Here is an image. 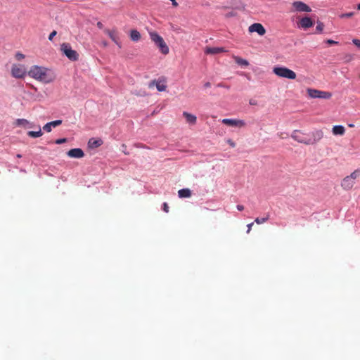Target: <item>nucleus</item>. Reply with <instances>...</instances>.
<instances>
[{
    "mask_svg": "<svg viewBox=\"0 0 360 360\" xmlns=\"http://www.w3.org/2000/svg\"><path fill=\"white\" fill-rule=\"evenodd\" d=\"M313 25V20L310 18V17L308 16L301 18L300 22H297L298 27L302 28L304 30L312 27Z\"/></svg>",
    "mask_w": 360,
    "mask_h": 360,
    "instance_id": "nucleus-12",
    "label": "nucleus"
},
{
    "mask_svg": "<svg viewBox=\"0 0 360 360\" xmlns=\"http://www.w3.org/2000/svg\"><path fill=\"white\" fill-rule=\"evenodd\" d=\"M274 75L280 77L286 78L288 79H294L296 77L295 72L285 67H275L273 69Z\"/></svg>",
    "mask_w": 360,
    "mask_h": 360,
    "instance_id": "nucleus-4",
    "label": "nucleus"
},
{
    "mask_svg": "<svg viewBox=\"0 0 360 360\" xmlns=\"http://www.w3.org/2000/svg\"><path fill=\"white\" fill-rule=\"evenodd\" d=\"M250 105H257V101L254 99H250Z\"/></svg>",
    "mask_w": 360,
    "mask_h": 360,
    "instance_id": "nucleus-38",
    "label": "nucleus"
},
{
    "mask_svg": "<svg viewBox=\"0 0 360 360\" xmlns=\"http://www.w3.org/2000/svg\"><path fill=\"white\" fill-rule=\"evenodd\" d=\"M28 75L30 77L45 84L51 83L56 79L50 69L38 65L31 67L28 72Z\"/></svg>",
    "mask_w": 360,
    "mask_h": 360,
    "instance_id": "nucleus-1",
    "label": "nucleus"
},
{
    "mask_svg": "<svg viewBox=\"0 0 360 360\" xmlns=\"http://www.w3.org/2000/svg\"><path fill=\"white\" fill-rule=\"evenodd\" d=\"M130 38L134 41H138L141 39V34L137 30H133L130 32Z\"/></svg>",
    "mask_w": 360,
    "mask_h": 360,
    "instance_id": "nucleus-22",
    "label": "nucleus"
},
{
    "mask_svg": "<svg viewBox=\"0 0 360 360\" xmlns=\"http://www.w3.org/2000/svg\"><path fill=\"white\" fill-rule=\"evenodd\" d=\"M170 1H172V6H175V7H176V6H178V5H179V4H178V3L176 1V0H170Z\"/></svg>",
    "mask_w": 360,
    "mask_h": 360,
    "instance_id": "nucleus-41",
    "label": "nucleus"
},
{
    "mask_svg": "<svg viewBox=\"0 0 360 360\" xmlns=\"http://www.w3.org/2000/svg\"><path fill=\"white\" fill-rule=\"evenodd\" d=\"M39 130L38 131H28V136L32 138H38L42 136L41 129L39 127H38Z\"/></svg>",
    "mask_w": 360,
    "mask_h": 360,
    "instance_id": "nucleus-24",
    "label": "nucleus"
},
{
    "mask_svg": "<svg viewBox=\"0 0 360 360\" xmlns=\"http://www.w3.org/2000/svg\"><path fill=\"white\" fill-rule=\"evenodd\" d=\"M27 74L26 68L23 65H13L11 68L12 77L18 79L23 78Z\"/></svg>",
    "mask_w": 360,
    "mask_h": 360,
    "instance_id": "nucleus-8",
    "label": "nucleus"
},
{
    "mask_svg": "<svg viewBox=\"0 0 360 360\" xmlns=\"http://www.w3.org/2000/svg\"><path fill=\"white\" fill-rule=\"evenodd\" d=\"M149 36H150L151 41L160 48L161 53L162 54H167L169 52V49L167 47V44L165 42L163 38L160 36L155 32H149Z\"/></svg>",
    "mask_w": 360,
    "mask_h": 360,
    "instance_id": "nucleus-3",
    "label": "nucleus"
},
{
    "mask_svg": "<svg viewBox=\"0 0 360 360\" xmlns=\"http://www.w3.org/2000/svg\"><path fill=\"white\" fill-rule=\"evenodd\" d=\"M357 9L360 11V4L357 6Z\"/></svg>",
    "mask_w": 360,
    "mask_h": 360,
    "instance_id": "nucleus-44",
    "label": "nucleus"
},
{
    "mask_svg": "<svg viewBox=\"0 0 360 360\" xmlns=\"http://www.w3.org/2000/svg\"><path fill=\"white\" fill-rule=\"evenodd\" d=\"M291 138L297 143H301L307 146L312 145L311 139L300 130H294L292 131Z\"/></svg>",
    "mask_w": 360,
    "mask_h": 360,
    "instance_id": "nucleus-5",
    "label": "nucleus"
},
{
    "mask_svg": "<svg viewBox=\"0 0 360 360\" xmlns=\"http://www.w3.org/2000/svg\"><path fill=\"white\" fill-rule=\"evenodd\" d=\"M349 127H354V124H349Z\"/></svg>",
    "mask_w": 360,
    "mask_h": 360,
    "instance_id": "nucleus-45",
    "label": "nucleus"
},
{
    "mask_svg": "<svg viewBox=\"0 0 360 360\" xmlns=\"http://www.w3.org/2000/svg\"><path fill=\"white\" fill-rule=\"evenodd\" d=\"M61 51L64 55L71 61H77L78 59V53L76 51L72 50L71 46L68 43H63L61 45Z\"/></svg>",
    "mask_w": 360,
    "mask_h": 360,
    "instance_id": "nucleus-6",
    "label": "nucleus"
},
{
    "mask_svg": "<svg viewBox=\"0 0 360 360\" xmlns=\"http://www.w3.org/2000/svg\"><path fill=\"white\" fill-rule=\"evenodd\" d=\"M307 91L309 97L313 98H319L328 100L331 98L330 92L324 91L321 90H316L314 89H307Z\"/></svg>",
    "mask_w": 360,
    "mask_h": 360,
    "instance_id": "nucleus-7",
    "label": "nucleus"
},
{
    "mask_svg": "<svg viewBox=\"0 0 360 360\" xmlns=\"http://www.w3.org/2000/svg\"><path fill=\"white\" fill-rule=\"evenodd\" d=\"M97 27H98V29H103V24H102L101 22H97Z\"/></svg>",
    "mask_w": 360,
    "mask_h": 360,
    "instance_id": "nucleus-40",
    "label": "nucleus"
},
{
    "mask_svg": "<svg viewBox=\"0 0 360 360\" xmlns=\"http://www.w3.org/2000/svg\"><path fill=\"white\" fill-rule=\"evenodd\" d=\"M252 226H253V222H252V223H250V224L247 225V227H248L247 233H250L251 228L252 227Z\"/></svg>",
    "mask_w": 360,
    "mask_h": 360,
    "instance_id": "nucleus-37",
    "label": "nucleus"
},
{
    "mask_svg": "<svg viewBox=\"0 0 360 360\" xmlns=\"http://www.w3.org/2000/svg\"><path fill=\"white\" fill-rule=\"evenodd\" d=\"M218 86H223L221 84H218Z\"/></svg>",
    "mask_w": 360,
    "mask_h": 360,
    "instance_id": "nucleus-46",
    "label": "nucleus"
},
{
    "mask_svg": "<svg viewBox=\"0 0 360 360\" xmlns=\"http://www.w3.org/2000/svg\"><path fill=\"white\" fill-rule=\"evenodd\" d=\"M235 61H236V63H237V64H238L240 65H243V66H248V62L247 60L240 58L239 57H236L235 58Z\"/></svg>",
    "mask_w": 360,
    "mask_h": 360,
    "instance_id": "nucleus-26",
    "label": "nucleus"
},
{
    "mask_svg": "<svg viewBox=\"0 0 360 360\" xmlns=\"http://www.w3.org/2000/svg\"><path fill=\"white\" fill-rule=\"evenodd\" d=\"M292 6L294 11L297 12L310 13L312 11L309 5L302 1H294L292 4Z\"/></svg>",
    "mask_w": 360,
    "mask_h": 360,
    "instance_id": "nucleus-9",
    "label": "nucleus"
},
{
    "mask_svg": "<svg viewBox=\"0 0 360 360\" xmlns=\"http://www.w3.org/2000/svg\"><path fill=\"white\" fill-rule=\"evenodd\" d=\"M250 32H257L259 36L265 34L266 30L261 23L256 22L249 27Z\"/></svg>",
    "mask_w": 360,
    "mask_h": 360,
    "instance_id": "nucleus-13",
    "label": "nucleus"
},
{
    "mask_svg": "<svg viewBox=\"0 0 360 360\" xmlns=\"http://www.w3.org/2000/svg\"><path fill=\"white\" fill-rule=\"evenodd\" d=\"M65 142H66V139L65 138H62V139H57L55 143L56 144L60 145V144H62L63 143H65Z\"/></svg>",
    "mask_w": 360,
    "mask_h": 360,
    "instance_id": "nucleus-31",
    "label": "nucleus"
},
{
    "mask_svg": "<svg viewBox=\"0 0 360 360\" xmlns=\"http://www.w3.org/2000/svg\"><path fill=\"white\" fill-rule=\"evenodd\" d=\"M169 209V207H168V205L167 202L163 203V211L166 213L168 212V210Z\"/></svg>",
    "mask_w": 360,
    "mask_h": 360,
    "instance_id": "nucleus-35",
    "label": "nucleus"
},
{
    "mask_svg": "<svg viewBox=\"0 0 360 360\" xmlns=\"http://www.w3.org/2000/svg\"><path fill=\"white\" fill-rule=\"evenodd\" d=\"M311 136L312 138L310 139H311L312 145H314L321 140L323 138V131L319 129L314 131L311 133Z\"/></svg>",
    "mask_w": 360,
    "mask_h": 360,
    "instance_id": "nucleus-17",
    "label": "nucleus"
},
{
    "mask_svg": "<svg viewBox=\"0 0 360 360\" xmlns=\"http://www.w3.org/2000/svg\"><path fill=\"white\" fill-rule=\"evenodd\" d=\"M104 32H105V34L108 35L110 39H112V41L120 48L119 35H117V32L116 29H112V30L105 29Z\"/></svg>",
    "mask_w": 360,
    "mask_h": 360,
    "instance_id": "nucleus-11",
    "label": "nucleus"
},
{
    "mask_svg": "<svg viewBox=\"0 0 360 360\" xmlns=\"http://www.w3.org/2000/svg\"><path fill=\"white\" fill-rule=\"evenodd\" d=\"M29 124V121L25 119H17L15 121V125L18 127H26Z\"/></svg>",
    "mask_w": 360,
    "mask_h": 360,
    "instance_id": "nucleus-23",
    "label": "nucleus"
},
{
    "mask_svg": "<svg viewBox=\"0 0 360 360\" xmlns=\"http://www.w3.org/2000/svg\"><path fill=\"white\" fill-rule=\"evenodd\" d=\"M226 142H228L229 146H231L232 148H235L236 143L231 139H229L228 141H226Z\"/></svg>",
    "mask_w": 360,
    "mask_h": 360,
    "instance_id": "nucleus-36",
    "label": "nucleus"
},
{
    "mask_svg": "<svg viewBox=\"0 0 360 360\" xmlns=\"http://www.w3.org/2000/svg\"><path fill=\"white\" fill-rule=\"evenodd\" d=\"M210 86H211V83H210V82L205 83V88H209Z\"/></svg>",
    "mask_w": 360,
    "mask_h": 360,
    "instance_id": "nucleus-42",
    "label": "nucleus"
},
{
    "mask_svg": "<svg viewBox=\"0 0 360 360\" xmlns=\"http://www.w3.org/2000/svg\"><path fill=\"white\" fill-rule=\"evenodd\" d=\"M222 123L233 127H243L245 125V122L243 120H234V119H224Z\"/></svg>",
    "mask_w": 360,
    "mask_h": 360,
    "instance_id": "nucleus-10",
    "label": "nucleus"
},
{
    "mask_svg": "<svg viewBox=\"0 0 360 360\" xmlns=\"http://www.w3.org/2000/svg\"><path fill=\"white\" fill-rule=\"evenodd\" d=\"M68 155L72 158H82L84 157V154L83 150L81 148H74L68 150Z\"/></svg>",
    "mask_w": 360,
    "mask_h": 360,
    "instance_id": "nucleus-14",
    "label": "nucleus"
},
{
    "mask_svg": "<svg viewBox=\"0 0 360 360\" xmlns=\"http://www.w3.org/2000/svg\"><path fill=\"white\" fill-rule=\"evenodd\" d=\"M17 158H21V155H20V154H17Z\"/></svg>",
    "mask_w": 360,
    "mask_h": 360,
    "instance_id": "nucleus-43",
    "label": "nucleus"
},
{
    "mask_svg": "<svg viewBox=\"0 0 360 360\" xmlns=\"http://www.w3.org/2000/svg\"><path fill=\"white\" fill-rule=\"evenodd\" d=\"M326 43L329 45H335L338 44V42L336 41L331 40V39L326 40Z\"/></svg>",
    "mask_w": 360,
    "mask_h": 360,
    "instance_id": "nucleus-34",
    "label": "nucleus"
},
{
    "mask_svg": "<svg viewBox=\"0 0 360 360\" xmlns=\"http://www.w3.org/2000/svg\"><path fill=\"white\" fill-rule=\"evenodd\" d=\"M89 143L91 147L98 148L100 147L102 144V141L101 139L94 140V139H90L89 141Z\"/></svg>",
    "mask_w": 360,
    "mask_h": 360,
    "instance_id": "nucleus-25",
    "label": "nucleus"
},
{
    "mask_svg": "<svg viewBox=\"0 0 360 360\" xmlns=\"http://www.w3.org/2000/svg\"><path fill=\"white\" fill-rule=\"evenodd\" d=\"M269 219V215L266 216L264 218H257L255 219V221L257 224H262Z\"/></svg>",
    "mask_w": 360,
    "mask_h": 360,
    "instance_id": "nucleus-28",
    "label": "nucleus"
},
{
    "mask_svg": "<svg viewBox=\"0 0 360 360\" xmlns=\"http://www.w3.org/2000/svg\"><path fill=\"white\" fill-rule=\"evenodd\" d=\"M353 43L354 46H357V48H360V40L357 39H353Z\"/></svg>",
    "mask_w": 360,
    "mask_h": 360,
    "instance_id": "nucleus-33",
    "label": "nucleus"
},
{
    "mask_svg": "<svg viewBox=\"0 0 360 360\" xmlns=\"http://www.w3.org/2000/svg\"><path fill=\"white\" fill-rule=\"evenodd\" d=\"M354 16V13H346L340 15V18H352Z\"/></svg>",
    "mask_w": 360,
    "mask_h": 360,
    "instance_id": "nucleus-30",
    "label": "nucleus"
},
{
    "mask_svg": "<svg viewBox=\"0 0 360 360\" xmlns=\"http://www.w3.org/2000/svg\"><path fill=\"white\" fill-rule=\"evenodd\" d=\"M345 133V129L342 125H336L333 127V134L335 136H342Z\"/></svg>",
    "mask_w": 360,
    "mask_h": 360,
    "instance_id": "nucleus-20",
    "label": "nucleus"
},
{
    "mask_svg": "<svg viewBox=\"0 0 360 360\" xmlns=\"http://www.w3.org/2000/svg\"><path fill=\"white\" fill-rule=\"evenodd\" d=\"M182 115H184V118L186 119V122L188 124L194 125L196 123L197 117L194 115H191L188 112H182Z\"/></svg>",
    "mask_w": 360,
    "mask_h": 360,
    "instance_id": "nucleus-19",
    "label": "nucleus"
},
{
    "mask_svg": "<svg viewBox=\"0 0 360 360\" xmlns=\"http://www.w3.org/2000/svg\"><path fill=\"white\" fill-rule=\"evenodd\" d=\"M360 172L359 170H354V172H352L350 175H348L342 179V183H340V186L345 191L351 190L354 184L355 180L359 176Z\"/></svg>",
    "mask_w": 360,
    "mask_h": 360,
    "instance_id": "nucleus-2",
    "label": "nucleus"
},
{
    "mask_svg": "<svg viewBox=\"0 0 360 360\" xmlns=\"http://www.w3.org/2000/svg\"><path fill=\"white\" fill-rule=\"evenodd\" d=\"M25 58V56L23 53L18 52L15 55V58L17 59V60L20 61L21 60H23Z\"/></svg>",
    "mask_w": 360,
    "mask_h": 360,
    "instance_id": "nucleus-29",
    "label": "nucleus"
},
{
    "mask_svg": "<svg viewBox=\"0 0 360 360\" xmlns=\"http://www.w3.org/2000/svg\"><path fill=\"white\" fill-rule=\"evenodd\" d=\"M154 86L157 87L158 91H165L167 89V86L165 85L163 82L160 81H157L155 79L152 80L150 83L148 84L149 89H152Z\"/></svg>",
    "mask_w": 360,
    "mask_h": 360,
    "instance_id": "nucleus-15",
    "label": "nucleus"
},
{
    "mask_svg": "<svg viewBox=\"0 0 360 360\" xmlns=\"http://www.w3.org/2000/svg\"><path fill=\"white\" fill-rule=\"evenodd\" d=\"M222 52H226L223 47H207L205 50V54H217Z\"/></svg>",
    "mask_w": 360,
    "mask_h": 360,
    "instance_id": "nucleus-18",
    "label": "nucleus"
},
{
    "mask_svg": "<svg viewBox=\"0 0 360 360\" xmlns=\"http://www.w3.org/2000/svg\"><path fill=\"white\" fill-rule=\"evenodd\" d=\"M323 29H324V24L321 21L316 22V32L320 33L323 31Z\"/></svg>",
    "mask_w": 360,
    "mask_h": 360,
    "instance_id": "nucleus-27",
    "label": "nucleus"
},
{
    "mask_svg": "<svg viewBox=\"0 0 360 360\" xmlns=\"http://www.w3.org/2000/svg\"><path fill=\"white\" fill-rule=\"evenodd\" d=\"M56 34H57L56 31H53L51 32L49 37H48V39H49L50 41H53V37L55 36H56Z\"/></svg>",
    "mask_w": 360,
    "mask_h": 360,
    "instance_id": "nucleus-32",
    "label": "nucleus"
},
{
    "mask_svg": "<svg viewBox=\"0 0 360 360\" xmlns=\"http://www.w3.org/2000/svg\"><path fill=\"white\" fill-rule=\"evenodd\" d=\"M179 198H189L191 195V190L188 188H182L178 191Z\"/></svg>",
    "mask_w": 360,
    "mask_h": 360,
    "instance_id": "nucleus-21",
    "label": "nucleus"
},
{
    "mask_svg": "<svg viewBox=\"0 0 360 360\" xmlns=\"http://www.w3.org/2000/svg\"><path fill=\"white\" fill-rule=\"evenodd\" d=\"M237 209L238 211H243L244 210V206L242 205H237Z\"/></svg>",
    "mask_w": 360,
    "mask_h": 360,
    "instance_id": "nucleus-39",
    "label": "nucleus"
},
{
    "mask_svg": "<svg viewBox=\"0 0 360 360\" xmlns=\"http://www.w3.org/2000/svg\"><path fill=\"white\" fill-rule=\"evenodd\" d=\"M62 124V120H56L55 121L49 122L42 127V129L46 132H51L52 127H57Z\"/></svg>",
    "mask_w": 360,
    "mask_h": 360,
    "instance_id": "nucleus-16",
    "label": "nucleus"
}]
</instances>
